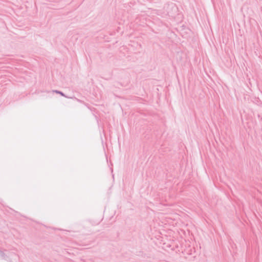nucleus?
Returning a JSON list of instances; mask_svg holds the SVG:
<instances>
[{"label": "nucleus", "instance_id": "f257e3e1", "mask_svg": "<svg viewBox=\"0 0 262 262\" xmlns=\"http://www.w3.org/2000/svg\"><path fill=\"white\" fill-rule=\"evenodd\" d=\"M53 93H56V94H60V95H61L62 96H63L66 98H69V97L67 96L64 93H63L61 91H58V90H53L52 91Z\"/></svg>", "mask_w": 262, "mask_h": 262}, {"label": "nucleus", "instance_id": "f03ea898", "mask_svg": "<svg viewBox=\"0 0 262 262\" xmlns=\"http://www.w3.org/2000/svg\"><path fill=\"white\" fill-rule=\"evenodd\" d=\"M0 256L3 259H5L6 257V254L2 250H0Z\"/></svg>", "mask_w": 262, "mask_h": 262}, {"label": "nucleus", "instance_id": "7ed1b4c3", "mask_svg": "<svg viewBox=\"0 0 262 262\" xmlns=\"http://www.w3.org/2000/svg\"><path fill=\"white\" fill-rule=\"evenodd\" d=\"M76 100H77L78 101H80V100H79V99H77V98H76Z\"/></svg>", "mask_w": 262, "mask_h": 262}]
</instances>
